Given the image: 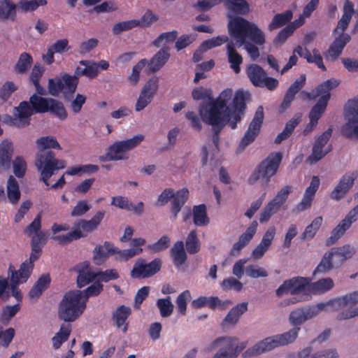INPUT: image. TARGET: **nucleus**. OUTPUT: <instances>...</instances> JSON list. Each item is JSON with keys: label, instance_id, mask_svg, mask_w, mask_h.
I'll return each mask as SVG.
<instances>
[{"label": "nucleus", "instance_id": "obj_17", "mask_svg": "<svg viewBox=\"0 0 358 358\" xmlns=\"http://www.w3.org/2000/svg\"><path fill=\"white\" fill-rule=\"evenodd\" d=\"M247 74L252 83L257 87H266L269 90H275L278 85V80L268 77L264 69H247Z\"/></svg>", "mask_w": 358, "mask_h": 358}, {"label": "nucleus", "instance_id": "obj_36", "mask_svg": "<svg viewBox=\"0 0 358 358\" xmlns=\"http://www.w3.org/2000/svg\"><path fill=\"white\" fill-rule=\"evenodd\" d=\"M294 53H297L301 57L306 58L307 61L310 64H313L318 67H324L322 57L317 50H314L313 52L310 53L308 52L306 49L301 46H298L294 50Z\"/></svg>", "mask_w": 358, "mask_h": 358}, {"label": "nucleus", "instance_id": "obj_19", "mask_svg": "<svg viewBox=\"0 0 358 358\" xmlns=\"http://www.w3.org/2000/svg\"><path fill=\"white\" fill-rule=\"evenodd\" d=\"M357 177L355 171L347 173L342 176L338 184L335 187L330 194L331 199L339 201L343 198L351 187Z\"/></svg>", "mask_w": 358, "mask_h": 358}, {"label": "nucleus", "instance_id": "obj_4", "mask_svg": "<svg viewBox=\"0 0 358 358\" xmlns=\"http://www.w3.org/2000/svg\"><path fill=\"white\" fill-rule=\"evenodd\" d=\"M36 143L42 150L37 155L36 166L41 171V179L45 185L49 186L48 180L57 170L66 166L64 160L55 158V154L48 148L61 150L62 148L54 136H43L36 141Z\"/></svg>", "mask_w": 358, "mask_h": 358}, {"label": "nucleus", "instance_id": "obj_39", "mask_svg": "<svg viewBox=\"0 0 358 358\" xmlns=\"http://www.w3.org/2000/svg\"><path fill=\"white\" fill-rule=\"evenodd\" d=\"M50 99H45L36 94H33L29 99V103L34 112L36 113H44L48 112Z\"/></svg>", "mask_w": 358, "mask_h": 358}, {"label": "nucleus", "instance_id": "obj_31", "mask_svg": "<svg viewBox=\"0 0 358 358\" xmlns=\"http://www.w3.org/2000/svg\"><path fill=\"white\" fill-rule=\"evenodd\" d=\"M248 310V303L246 302H243L237 304L234 307H233L228 314L224 317L222 325L224 327L226 324H231L234 325L236 324L240 318V317Z\"/></svg>", "mask_w": 358, "mask_h": 358}, {"label": "nucleus", "instance_id": "obj_48", "mask_svg": "<svg viewBox=\"0 0 358 358\" xmlns=\"http://www.w3.org/2000/svg\"><path fill=\"white\" fill-rule=\"evenodd\" d=\"M322 223V217L319 216L315 217L312 222L306 227L304 231L301 234V239H312L321 227Z\"/></svg>", "mask_w": 358, "mask_h": 358}, {"label": "nucleus", "instance_id": "obj_43", "mask_svg": "<svg viewBox=\"0 0 358 358\" xmlns=\"http://www.w3.org/2000/svg\"><path fill=\"white\" fill-rule=\"evenodd\" d=\"M177 36L176 31L162 33L153 41V45L157 48L162 47L165 49L169 44L174 42Z\"/></svg>", "mask_w": 358, "mask_h": 358}, {"label": "nucleus", "instance_id": "obj_32", "mask_svg": "<svg viewBox=\"0 0 358 358\" xmlns=\"http://www.w3.org/2000/svg\"><path fill=\"white\" fill-rule=\"evenodd\" d=\"M170 254L176 266H180L187 261V256L182 241H178L173 244L170 250Z\"/></svg>", "mask_w": 358, "mask_h": 358}, {"label": "nucleus", "instance_id": "obj_55", "mask_svg": "<svg viewBox=\"0 0 358 358\" xmlns=\"http://www.w3.org/2000/svg\"><path fill=\"white\" fill-rule=\"evenodd\" d=\"M170 54L169 49L162 48L159 50L150 60V66L152 67H160L166 63L169 59Z\"/></svg>", "mask_w": 358, "mask_h": 358}, {"label": "nucleus", "instance_id": "obj_62", "mask_svg": "<svg viewBox=\"0 0 358 358\" xmlns=\"http://www.w3.org/2000/svg\"><path fill=\"white\" fill-rule=\"evenodd\" d=\"M221 287L224 291L234 289L240 292L243 289V284L234 277H229L222 280Z\"/></svg>", "mask_w": 358, "mask_h": 358}, {"label": "nucleus", "instance_id": "obj_30", "mask_svg": "<svg viewBox=\"0 0 358 358\" xmlns=\"http://www.w3.org/2000/svg\"><path fill=\"white\" fill-rule=\"evenodd\" d=\"M345 295H344L345 296ZM340 297H338L336 298V299H339ZM342 298V296L341 297ZM336 300V299H334L332 300H330L329 301H328L327 303V304H325V306H331L332 308L334 310H339V309H341V308H343L348 306H350V308H348V309H345L341 312H339L336 316V320H348V319H350V318H352V317H355L356 316H358V306H355V307H353L352 306V305H355L358 303V301L357 303H350L348 304H346L343 306H341L340 308H337L335 304H334L332 303L333 301Z\"/></svg>", "mask_w": 358, "mask_h": 358}, {"label": "nucleus", "instance_id": "obj_57", "mask_svg": "<svg viewBox=\"0 0 358 358\" xmlns=\"http://www.w3.org/2000/svg\"><path fill=\"white\" fill-rule=\"evenodd\" d=\"M191 299V294L188 289L183 291L176 298V306L179 313L185 315L187 301Z\"/></svg>", "mask_w": 358, "mask_h": 358}, {"label": "nucleus", "instance_id": "obj_56", "mask_svg": "<svg viewBox=\"0 0 358 358\" xmlns=\"http://www.w3.org/2000/svg\"><path fill=\"white\" fill-rule=\"evenodd\" d=\"M227 50L228 59L231 67H238L243 62L242 56L236 50L231 43L227 44Z\"/></svg>", "mask_w": 358, "mask_h": 358}, {"label": "nucleus", "instance_id": "obj_6", "mask_svg": "<svg viewBox=\"0 0 358 358\" xmlns=\"http://www.w3.org/2000/svg\"><path fill=\"white\" fill-rule=\"evenodd\" d=\"M82 292L80 290H71L66 292L59 305L58 316L64 322L76 321L86 308L85 301H81Z\"/></svg>", "mask_w": 358, "mask_h": 358}, {"label": "nucleus", "instance_id": "obj_10", "mask_svg": "<svg viewBox=\"0 0 358 358\" xmlns=\"http://www.w3.org/2000/svg\"><path fill=\"white\" fill-rule=\"evenodd\" d=\"M33 109L27 101H22L18 106L15 107L13 115L4 114L1 117L3 124L10 127L23 128L30 124Z\"/></svg>", "mask_w": 358, "mask_h": 358}, {"label": "nucleus", "instance_id": "obj_15", "mask_svg": "<svg viewBox=\"0 0 358 358\" xmlns=\"http://www.w3.org/2000/svg\"><path fill=\"white\" fill-rule=\"evenodd\" d=\"M264 108L262 106H259L247 131L239 143V148L241 149H245V147L251 144L255 140L260 132L264 121Z\"/></svg>", "mask_w": 358, "mask_h": 358}, {"label": "nucleus", "instance_id": "obj_34", "mask_svg": "<svg viewBox=\"0 0 358 358\" xmlns=\"http://www.w3.org/2000/svg\"><path fill=\"white\" fill-rule=\"evenodd\" d=\"M302 25V20H295L279 32L274 40L275 44L278 45H282L294 31Z\"/></svg>", "mask_w": 358, "mask_h": 358}, {"label": "nucleus", "instance_id": "obj_3", "mask_svg": "<svg viewBox=\"0 0 358 358\" xmlns=\"http://www.w3.org/2000/svg\"><path fill=\"white\" fill-rule=\"evenodd\" d=\"M229 30L231 37L238 46L243 45L244 49L252 60H256L260 55L257 47L264 44V33L254 23L236 17L230 20Z\"/></svg>", "mask_w": 358, "mask_h": 358}, {"label": "nucleus", "instance_id": "obj_44", "mask_svg": "<svg viewBox=\"0 0 358 358\" xmlns=\"http://www.w3.org/2000/svg\"><path fill=\"white\" fill-rule=\"evenodd\" d=\"M331 253H324L320 262L313 271L314 275L317 274H325L330 271L334 267H335L334 264L331 260Z\"/></svg>", "mask_w": 358, "mask_h": 358}, {"label": "nucleus", "instance_id": "obj_42", "mask_svg": "<svg viewBox=\"0 0 358 358\" xmlns=\"http://www.w3.org/2000/svg\"><path fill=\"white\" fill-rule=\"evenodd\" d=\"M138 27V21L136 19L120 21L112 27V33L114 35H119L122 32L129 31Z\"/></svg>", "mask_w": 358, "mask_h": 358}, {"label": "nucleus", "instance_id": "obj_2", "mask_svg": "<svg viewBox=\"0 0 358 358\" xmlns=\"http://www.w3.org/2000/svg\"><path fill=\"white\" fill-rule=\"evenodd\" d=\"M306 75L301 74L300 77L289 86L279 106V112L283 113L289 108L292 101L294 100L296 94L299 92V98L303 101H313L319 98L317 102L313 106L309 113L310 119L319 120L327 108L331 97V90L337 87L339 83L336 80L329 79L322 83L309 92L305 90L301 91L306 84Z\"/></svg>", "mask_w": 358, "mask_h": 358}, {"label": "nucleus", "instance_id": "obj_49", "mask_svg": "<svg viewBox=\"0 0 358 358\" xmlns=\"http://www.w3.org/2000/svg\"><path fill=\"white\" fill-rule=\"evenodd\" d=\"M46 3V0H20L17 3V8L23 12H31Z\"/></svg>", "mask_w": 358, "mask_h": 358}, {"label": "nucleus", "instance_id": "obj_63", "mask_svg": "<svg viewBox=\"0 0 358 358\" xmlns=\"http://www.w3.org/2000/svg\"><path fill=\"white\" fill-rule=\"evenodd\" d=\"M64 90V85L60 78H52L49 80L48 91L52 96H58L60 92Z\"/></svg>", "mask_w": 358, "mask_h": 358}, {"label": "nucleus", "instance_id": "obj_1", "mask_svg": "<svg viewBox=\"0 0 358 358\" xmlns=\"http://www.w3.org/2000/svg\"><path fill=\"white\" fill-rule=\"evenodd\" d=\"M250 94L242 89L236 91L232 89L224 90L219 96L199 109L202 120L213 127V143L218 149L220 134L227 125L232 129L237 128V124L243 117L247 108L246 101Z\"/></svg>", "mask_w": 358, "mask_h": 358}, {"label": "nucleus", "instance_id": "obj_16", "mask_svg": "<svg viewBox=\"0 0 358 358\" xmlns=\"http://www.w3.org/2000/svg\"><path fill=\"white\" fill-rule=\"evenodd\" d=\"M324 308L325 303H320L316 306L296 308L292 310L289 314V323L294 326V327H299L306 321L315 317L320 311L324 310Z\"/></svg>", "mask_w": 358, "mask_h": 358}, {"label": "nucleus", "instance_id": "obj_12", "mask_svg": "<svg viewBox=\"0 0 358 358\" xmlns=\"http://www.w3.org/2000/svg\"><path fill=\"white\" fill-rule=\"evenodd\" d=\"M347 122L341 128V134L348 138H358V96L349 100L345 105Z\"/></svg>", "mask_w": 358, "mask_h": 358}, {"label": "nucleus", "instance_id": "obj_21", "mask_svg": "<svg viewBox=\"0 0 358 358\" xmlns=\"http://www.w3.org/2000/svg\"><path fill=\"white\" fill-rule=\"evenodd\" d=\"M104 215V211L99 210L90 220L80 219L74 223L75 229L80 230L82 233L85 234L86 237L89 233L95 231L98 228Z\"/></svg>", "mask_w": 358, "mask_h": 358}, {"label": "nucleus", "instance_id": "obj_38", "mask_svg": "<svg viewBox=\"0 0 358 358\" xmlns=\"http://www.w3.org/2000/svg\"><path fill=\"white\" fill-rule=\"evenodd\" d=\"M7 196L12 204H16L20 199L19 184L13 176H10L8 180Z\"/></svg>", "mask_w": 358, "mask_h": 358}, {"label": "nucleus", "instance_id": "obj_47", "mask_svg": "<svg viewBox=\"0 0 358 358\" xmlns=\"http://www.w3.org/2000/svg\"><path fill=\"white\" fill-rule=\"evenodd\" d=\"M50 101L48 112H50L60 120H65L67 117V113L64 104L61 101L51 98H50Z\"/></svg>", "mask_w": 358, "mask_h": 358}, {"label": "nucleus", "instance_id": "obj_26", "mask_svg": "<svg viewBox=\"0 0 358 358\" xmlns=\"http://www.w3.org/2000/svg\"><path fill=\"white\" fill-rule=\"evenodd\" d=\"M34 265H31L25 261L22 262L18 271L13 268V266L10 265L8 271L11 273L10 281L15 282H26L30 277L34 269Z\"/></svg>", "mask_w": 358, "mask_h": 358}, {"label": "nucleus", "instance_id": "obj_50", "mask_svg": "<svg viewBox=\"0 0 358 358\" xmlns=\"http://www.w3.org/2000/svg\"><path fill=\"white\" fill-rule=\"evenodd\" d=\"M156 305L162 317H169L173 311L174 306L171 301L170 296L159 299L157 301Z\"/></svg>", "mask_w": 358, "mask_h": 358}, {"label": "nucleus", "instance_id": "obj_54", "mask_svg": "<svg viewBox=\"0 0 358 358\" xmlns=\"http://www.w3.org/2000/svg\"><path fill=\"white\" fill-rule=\"evenodd\" d=\"M349 229L343 222H341L332 230L331 236L326 240V245L330 246L334 244Z\"/></svg>", "mask_w": 358, "mask_h": 358}, {"label": "nucleus", "instance_id": "obj_11", "mask_svg": "<svg viewBox=\"0 0 358 358\" xmlns=\"http://www.w3.org/2000/svg\"><path fill=\"white\" fill-rule=\"evenodd\" d=\"M189 197V191L187 188H182L176 193L172 188H166L159 194L157 203L159 206H164L171 199V212L173 219L178 217L181 208L185 205Z\"/></svg>", "mask_w": 358, "mask_h": 358}, {"label": "nucleus", "instance_id": "obj_33", "mask_svg": "<svg viewBox=\"0 0 358 358\" xmlns=\"http://www.w3.org/2000/svg\"><path fill=\"white\" fill-rule=\"evenodd\" d=\"M301 121V116L300 115H295L289 120L285 124V127L282 132H280L275 139V143L280 144L282 141L287 139L294 131V129L299 125Z\"/></svg>", "mask_w": 358, "mask_h": 358}, {"label": "nucleus", "instance_id": "obj_27", "mask_svg": "<svg viewBox=\"0 0 358 358\" xmlns=\"http://www.w3.org/2000/svg\"><path fill=\"white\" fill-rule=\"evenodd\" d=\"M78 271L77 284L80 288L93 282L98 277V271H92L90 267V264L87 262H84L80 268H78Z\"/></svg>", "mask_w": 358, "mask_h": 358}, {"label": "nucleus", "instance_id": "obj_51", "mask_svg": "<svg viewBox=\"0 0 358 358\" xmlns=\"http://www.w3.org/2000/svg\"><path fill=\"white\" fill-rule=\"evenodd\" d=\"M85 237V234L82 233L79 229H74L66 234L56 236L54 238L59 244L65 245L71 243L73 241H76L80 238Z\"/></svg>", "mask_w": 358, "mask_h": 358}, {"label": "nucleus", "instance_id": "obj_18", "mask_svg": "<svg viewBox=\"0 0 358 358\" xmlns=\"http://www.w3.org/2000/svg\"><path fill=\"white\" fill-rule=\"evenodd\" d=\"M157 89L158 78L152 77L145 83L140 94L135 106L136 111L142 110L151 102Z\"/></svg>", "mask_w": 358, "mask_h": 358}, {"label": "nucleus", "instance_id": "obj_35", "mask_svg": "<svg viewBox=\"0 0 358 358\" xmlns=\"http://www.w3.org/2000/svg\"><path fill=\"white\" fill-rule=\"evenodd\" d=\"M17 8L12 0H0V20H15Z\"/></svg>", "mask_w": 358, "mask_h": 358}, {"label": "nucleus", "instance_id": "obj_40", "mask_svg": "<svg viewBox=\"0 0 358 358\" xmlns=\"http://www.w3.org/2000/svg\"><path fill=\"white\" fill-rule=\"evenodd\" d=\"M185 247L187 252L190 255H194L200 251L201 243L196 230H192L188 234L185 241Z\"/></svg>", "mask_w": 358, "mask_h": 358}, {"label": "nucleus", "instance_id": "obj_61", "mask_svg": "<svg viewBox=\"0 0 358 358\" xmlns=\"http://www.w3.org/2000/svg\"><path fill=\"white\" fill-rule=\"evenodd\" d=\"M44 69H32V72L30 76V80L35 86L37 93L41 95L45 94V90L39 83L40 78H41Z\"/></svg>", "mask_w": 358, "mask_h": 358}, {"label": "nucleus", "instance_id": "obj_22", "mask_svg": "<svg viewBox=\"0 0 358 358\" xmlns=\"http://www.w3.org/2000/svg\"><path fill=\"white\" fill-rule=\"evenodd\" d=\"M320 180L319 177L316 176H313L310 185L306 188L302 200L296 206L299 210L303 211L310 208L315 193L320 187Z\"/></svg>", "mask_w": 358, "mask_h": 358}, {"label": "nucleus", "instance_id": "obj_58", "mask_svg": "<svg viewBox=\"0 0 358 358\" xmlns=\"http://www.w3.org/2000/svg\"><path fill=\"white\" fill-rule=\"evenodd\" d=\"M228 41V37L227 36H219L217 37H213L210 39L204 41L201 43V48L208 51L212 48L219 47L226 43Z\"/></svg>", "mask_w": 358, "mask_h": 358}, {"label": "nucleus", "instance_id": "obj_45", "mask_svg": "<svg viewBox=\"0 0 358 358\" xmlns=\"http://www.w3.org/2000/svg\"><path fill=\"white\" fill-rule=\"evenodd\" d=\"M292 16L293 13L291 10L275 15L268 25V29L272 31L283 26L292 18Z\"/></svg>", "mask_w": 358, "mask_h": 358}, {"label": "nucleus", "instance_id": "obj_64", "mask_svg": "<svg viewBox=\"0 0 358 358\" xmlns=\"http://www.w3.org/2000/svg\"><path fill=\"white\" fill-rule=\"evenodd\" d=\"M159 19L157 15L152 13L151 10H148L141 17L138 21V27H148L151 26L154 22H157Z\"/></svg>", "mask_w": 358, "mask_h": 358}, {"label": "nucleus", "instance_id": "obj_37", "mask_svg": "<svg viewBox=\"0 0 358 358\" xmlns=\"http://www.w3.org/2000/svg\"><path fill=\"white\" fill-rule=\"evenodd\" d=\"M193 222L196 226H206L210 220L207 215L206 206L205 204L194 206L192 210Z\"/></svg>", "mask_w": 358, "mask_h": 358}, {"label": "nucleus", "instance_id": "obj_23", "mask_svg": "<svg viewBox=\"0 0 358 358\" xmlns=\"http://www.w3.org/2000/svg\"><path fill=\"white\" fill-rule=\"evenodd\" d=\"M70 49L69 41L66 38L59 39L52 44L42 55V59L47 65L54 62V55L62 54Z\"/></svg>", "mask_w": 358, "mask_h": 358}, {"label": "nucleus", "instance_id": "obj_46", "mask_svg": "<svg viewBox=\"0 0 358 358\" xmlns=\"http://www.w3.org/2000/svg\"><path fill=\"white\" fill-rule=\"evenodd\" d=\"M332 150V145H329L324 150L323 148L313 144L312 148V153L308 157L307 161L310 164H314L322 159L326 155H327Z\"/></svg>", "mask_w": 358, "mask_h": 358}, {"label": "nucleus", "instance_id": "obj_8", "mask_svg": "<svg viewBox=\"0 0 358 358\" xmlns=\"http://www.w3.org/2000/svg\"><path fill=\"white\" fill-rule=\"evenodd\" d=\"M300 329L299 327H293L285 333L267 337L256 343L252 348L248 349L246 352L250 355H257L270 351L279 346L292 343L297 338Z\"/></svg>", "mask_w": 358, "mask_h": 358}, {"label": "nucleus", "instance_id": "obj_5", "mask_svg": "<svg viewBox=\"0 0 358 358\" xmlns=\"http://www.w3.org/2000/svg\"><path fill=\"white\" fill-rule=\"evenodd\" d=\"M354 13V6L352 2L345 1L343 6V14L334 31V40L326 52L325 58L334 61L341 54L345 45L350 42L351 37L345 33L348 24Z\"/></svg>", "mask_w": 358, "mask_h": 358}, {"label": "nucleus", "instance_id": "obj_28", "mask_svg": "<svg viewBox=\"0 0 358 358\" xmlns=\"http://www.w3.org/2000/svg\"><path fill=\"white\" fill-rule=\"evenodd\" d=\"M50 282L51 278L48 273L40 276L29 292V298L38 299L43 292L48 288Z\"/></svg>", "mask_w": 358, "mask_h": 358}, {"label": "nucleus", "instance_id": "obj_7", "mask_svg": "<svg viewBox=\"0 0 358 358\" xmlns=\"http://www.w3.org/2000/svg\"><path fill=\"white\" fill-rule=\"evenodd\" d=\"M283 155L280 152H271L256 166L248 178V182L254 185L262 179L264 182L268 183L277 173Z\"/></svg>", "mask_w": 358, "mask_h": 358}, {"label": "nucleus", "instance_id": "obj_24", "mask_svg": "<svg viewBox=\"0 0 358 358\" xmlns=\"http://www.w3.org/2000/svg\"><path fill=\"white\" fill-rule=\"evenodd\" d=\"M145 243V240L144 238H134L131 240V248L126 250H120L118 248V250L115 251V252H117V254L119 255V257L121 260L127 261L129 259L141 254L143 252L141 246L144 245Z\"/></svg>", "mask_w": 358, "mask_h": 358}, {"label": "nucleus", "instance_id": "obj_60", "mask_svg": "<svg viewBox=\"0 0 358 358\" xmlns=\"http://www.w3.org/2000/svg\"><path fill=\"white\" fill-rule=\"evenodd\" d=\"M13 173L17 178H22L27 171V163L22 157L17 156L13 162Z\"/></svg>", "mask_w": 358, "mask_h": 358}, {"label": "nucleus", "instance_id": "obj_25", "mask_svg": "<svg viewBox=\"0 0 358 358\" xmlns=\"http://www.w3.org/2000/svg\"><path fill=\"white\" fill-rule=\"evenodd\" d=\"M131 314V308L124 305L120 306L112 314V320L115 326L117 328L122 327L123 333H126L128 330L129 323L127 320Z\"/></svg>", "mask_w": 358, "mask_h": 358}, {"label": "nucleus", "instance_id": "obj_9", "mask_svg": "<svg viewBox=\"0 0 358 358\" xmlns=\"http://www.w3.org/2000/svg\"><path fill=\"white\" fill-rule=\"evenodd\" d=\"M143 139V135L138 134L129 139L115 142L108 148L106 156L100 157V160L117 161L127 159L128 158L127 152L136 148Z\"/></svg>", "mask_w": 358, "mask_h": 358}, {"label": "nucleus", "instance_id": "obj_14", "mask_svg": "<svg viewBox=\"0 0 358 358\" xmlns=\"http://www.w3.org/2000/svg\"><path fill=\"white\" fill-rule=\"evenodd\" d=\"M162 260L155 258L149 263H146L143 258L138 259L131 271V277L133 278H148L155 275L162 268Z\"/></svg>", "mask_w": 358, "mask_h": 358}, {"label": "nucleus", "instance_id": "obj_20", "mask_svg": "<svg viewBox=\"0 0 358 358\" xmlns=\"http://www.w3.org/2000/svg\"><path fill=\"white\" fill-rule=\"evenodd\" d=\"M231 303L230 300L222 301L217 296H199L194 299L191 303V306L194 308L199 309L203 307H208L212 310L217 308L221 310L226 309Z\"/></svg>", "mask_w": 358, "mask_h": 358}, {"label": "nucleus", "instance_id": "obj_13", "mask_svg": "<svg viewBox=\"0 0 358 358\" xmlns=\"http://www.w3.org/2000/svg\"><path fill=\"white\" fill-rule=\"evenodd\" d=\"M275 293L278 296L287 293L291 294L303 293L305 294L306 299H308L310 293V280L303 277H294L285 280L276 289Z\"/></svg>", "mask_w": 358, "mask_h": 358}, {"label": "nucleus", "instance_id": "obj_41", "mask_svg": "<svg viewBox=\"0 0 358 358\" xmlns=\"http://www.w3.org/2000/svg\"><path fill=\"white\" fill-rule=\"evenodd\" d=\"M334 285V281L330 278H322L312 284L310 283V292L314 294L324 293L330 290Z\"/></svg>", "mask_w": 358, "mask_h": 358}, {"label": "nucleus", "instance_id": "obj_52", "mask_svg": "<svg viewBox=\"0 0 358 358\" xmlns=\"http://www.w3.org/2000/svg\"><path fill=\"white\" fill-rule=\"evenodd\" d=\"M280 207L273 202L271 200L263 208L262 211L259 215V222L260 223L267 222L270 218L275 214L279 210Z\"/></svg>", "mask_w": 358, "mask_h": 358}, {"label": "nucleus", "instance_id": "obj_53", "mask_svg": "<svg viewBox=\"0 0 358 358\" xmlns=\"http://www.w3.org/2000/svg\"><path fill=\"white\" fill-rule=\"evenodd\" d=\"M170 238L164 235L155 243L148 245L147 249L152 253H157L166 250L170 246Z\"/></svg>", "mask_w": 358, "mask_h": 358}, {"label": "nucleus", "instance_id": "obj_29", "mask_svg": "<svg viewBox=\"0 0 358 358\" xmlns=\"http://www.w3.org/2000/svg\"><path fill=\"white\" fill-rule=\"evenodd\" d=\"M13 144L8 139L0 143V167L8 168L13 154Z\"/></svg>", "mask_w": 358, "mask_h": 358}, {"label": "nucleus", "instance_id": "obj_59", "mask_svg": "<svg viewBox=\"0 0 358 358\" xmlns=\"http://www.w3.org/2000/svg\"><path fill=\"white\" fill-rule=\"evenodd\" d=\"M229 8L234 11L245 14L249 11V6L245 0H225Z\"/></svg>", "mask_w": 358, "mask_h": 358}]
</instances>
